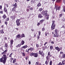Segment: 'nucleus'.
Segmentation results:
<instances>
[{"label":"nucleus","mask_w":65,"mask_h":65,"mask_svg":"<svg viewBox=\"0 0 65 65\" xmlns=\"http://www.w3.org/2000/svg\"><path fill=\"white\" fill-rule=\"evenodd\" d=\"M3 60L2 61V62L4 64H5L6 63V61L7 60V57H6V55L5 54L3 55Z\"/></svg>","instance_id":"1"},{"label":"nucleus","mask_w":65,"mask_h":65,"mask_svg":"<svg viewBox=\"0 0 65 65\" xmlns=\"http://www.w3.org/2000/svg\"><path fill=\"white\" fill-rule=\"evenodd\" d=\"M13 8L12 9V11L13 12H17L15 10V8L17 7V3H15V4L13 6Z\"/></svg>","instance_id":"2"},{"label":"nucleus","mask_w":65,"mask_h":65,"mask_svg":"<svg viewBox=\"0 0 65 65\" xmlns=\"http://www.w3.org/2000/svg\"><path fill=\"white\" fill-rule=\"evenodd\" d=\"M55 21H53V23L51 26V29L52 30H54V29H55Z\"/></svg>","instance_id":"3"},{"label":"nucleus","mask_w":65,"mask_h":65,"mask_svg":"<svg viewBox=\"0 0 65 65\" xmlns=\"http://www.w3.org/2000/svg\"><path fill=\"white\" fill-rule=\"evenodd\" d=\"M30 56H34L35 57H38V55L37 53H31L30 54Z\"/></svg>","instance_id":"4"},{"label":"nucleus","mask_w":65,"mask_h":65,"mask_svg":"<svg viewBox=\"0 0 65 65\" xmlns=\"http://www.w3.org/2000/svg\"><path fill=\"white\" fill-rule=\"evenodd\" d=\"M42 14L43 15H45V16H46L47 14V13H45V11H43L42 12Z\"/></svg>","instance_id":"5"},{"label":"nucleus","mask_w":65,"mask_h":65,"mask_svg":"<svg viewBox=\"0 0 65 65\" xmlns=\"http://www.w3.org/2000/svg\"><path fill=\"white\" fill-rule=\"evenodd\" d=\"M55 50H57L58 51V52H60V48H59V47H55Z\"/></svg>","instance_id":"6"},{"label":"nucleus","mask_w":65,"mask_h":65,"mask_svg":"<svg viewBox=\"0 0 65 65\" xmlns=\"http://www.w3.org/2000/svg\"><path fill=\"white\" fill-rule=\"evenodd\" d=\"M25 43V42L24 41L22 40V42H21V44H20V46L21 45H23Z\"/></svg>","instance_id":"7"},{"label":"nucleus","mask_w":65,"mask_h":65,"mask_svg":"<svg viewBox=\"0 0 65 65\" xmlns=\"http://www.w3.org/2000/svg\"><path fill=\"white\" fill-rule=\"evenodd\" d=\"M4 47L5 48H7L8 47V45L7 43H6Z\"/></svg>","instance_id":"8"},{"label":"nucleus","mask_w":65,"mask_h":65,"mask_svg":"<svg viewBox=\"0 0 65 65\" xmlns=\"http://www.w3.org/2000/svg\"><path fill=\"white\" fill-rule=\"evenodd\" d=\"M7 52V50H5L2 53H1V55H4L6 54V52Z\"/></svg>","instance_id":"9"},{"label":"nucleus","mask_w":65,"mask_h":65,"mask_svg":"<svg viewBox=\"0 0 65 65\" xmlns=\"http://www.w3.org/2000/svg\"><path fill=\"white\" fill-rule=\"evenodd\" d=\"M27 47H28V46L27 45H26L25 46H24L22 47V48H27Z\"/></svg>","instance_id":"10"},{"label":"nucleus","mask_w":65,"mask_h":65,"mask_svg":"<svg viewBox=\"0 0 65 65\" xmlns=\"http://www.w3.org/2000/svg\"><path fill=\"white\" fill-rule=\"evenodd\" d=\"M11 19L12 20H13V19H15V16L14 15L11 16Z\"/></svg>","instance_id":"11"},{"label":"nucleus","mask_w":65,"mask_h":65,"mask_svg":"<svg viewBox=\"0 0 65 65\" xmlns=\"http://www.w3.org/2000/svg\"><path fill=\"white\" fill-rule=\"evenodd\" d=\"M30 51H32L34 50V48H32V47H30L29 48Z\"/></svg>","instance_id":"12"},{"label":"nucleus","mask_w":65,"mask_h":65,"mask_svg":"<svg viewBox=\"0 0 65 65\" xmlns=\"http://www.w3.org/2000/svg\"><path fill=\"white\" fill-rule=\"evenodd\" d=\"M39 53L40 55H42V54L43 53V51H39Z\"/></svg>","instance_id":"13"},{"label":"nucleus","mask_w":65,"mask_h":65,"mask_svg":"<svg viewBox=\"0 0 65 65\" xmlns=\"http://www.w3.org/2000/svg\"><path fill=\"white\" fill-rule=\"evenodd\" d=\"M4 11L6 12H7V11L6 8H5L4 9Z\"/></svg>","instance_id":"14"},{"label":"nucleus","mask_w":65,"mask_h":65,"mask_svg":"<svg viewBox=\"0 0 65 65\" xmlns=\"http://www.w3.org/2000/svg\"><path fill=\"white\" fill-rule=\"evenodd\" d=\"M34 3H35V1L34 0H32L31 1V4H34Z\"/></svg>","instance_id":"15"},{"label":"nucleus","mask_w":65,"mask_h":65,"mask_svg":"<svg viewBox=\"0 0 65 65\" xmlns=\"http://www.w3.org/2000/svg\"><path fill=\"white\" fill-rule=\"evenodd\" d=\"M58 36V34H56H56H54L53 37H57Z\"/></svg>","instance_id":"16"},{"label":"nucleus","mask_w":65,"mask_h":65,"mask_svg":"<svg viewBox=\"0 0 65 65\" xmlns=\"http://www.w3.org/2000/svg\"><path fill=\"white\" fill-rule=\"evenodd\" d=\"M62 63L63 65H65V60L62 61Z\"/></svg>","instance_id":"17"},{"label":"nucleus","mask_w":65,"mask_h":65,"mask_svg":"<svg viewBox=\"0 0 65 65\" xmlns=\"http://www.w3.org/2000/svg\"><path fill=\"white\" fill-rule=\"evenodd\" d=\"M55 8L56 9V11H57V10H58V6H55Z\"/></svg>","instance_id":"18"},{"label":"nucleus","mask_w":65,"mask_h":65,"mask_svg":"<svg viewBox=\"0 0 65 65\" xmlns=\"http://www.w3.org/2000/svg\"><path fill=\"white\" fill-rule=\"evenodd\" d=\"M38 17L39 18H41L42 17V16L41 15V14H40L38 15Z\"/></svg>","instance_id":"19"},{"label":"nucleus","mask_w":65,"mask_h":65,"mask_svg":"<svg viewBox=\"0 0 65 65\" xmlns=\"http://www.w3.org/2000/svg\"><path fill=\"white\" fill-rule=\"evenodd\" d=\"M3 57H2V58H1L0 59V62H2V61H3Z\"/></svg>","instance_id":"20"},{"label":"nucleus","mask_w":65,"mask_h":65,"mask_svg":"<svg viewBox=\"0 0 65 65\" xmlns=\"http://www.w3.org/2000/svg\"><path fill=\"white\" fill-rule=\"evenodd\" d=\"M46 60H48L49 59H50V58H49V56H46Z\"/></svg>","instance_id":"21"},{"label":"nucleus","mask_w":65,"mask_h":65,"mask_svg":"<svg viewBox=\"0 0 65 65\" xmlns=\"http://www.w3.org/2000/svg\"><path fill=\"white\" fill-rule=\"evenodd\" d=\"M13 40H11L10 41L11 42V45H12L13 44Z\"/></svg>","instance_id":"22"},{"label":"nucleus","mask_w":65,"mask_h":65,"mask_svg":"<svg viewBox=\"0 0 65 65\" xmlns=\"http://www.w3.org/2000/svg\"><path fill=\"white\" fill-rule=\"evenodd\" d=\"M6 15L5 14L3 16V19H5L6 18Z\"/></svg>","instance_id":"23"},{"label":"nucleus","mask_w":65,"mask_h":65,"mask_svg":"<svg viewBox=\"0 0 65 65\" xmlns=\"http://www.w3.org/2000/svg\"><path fill=\"white\" fill-rule=\"evenodd\" d=\"M17 26H19V25H20V22H17Z\"/></svg>","instance_id":"24"},{"label":"nucleus","mask_w":65,"mask_h":65,"mask_svg":"<svg viewBox=\"0 0 65 65\" xmlns=\"http://www.w3.org/2000/svg\"><path fill=\"white\" fill-rule=\"evenodd\" d=\"M17 38H20L21 37V35H17Z\"/></svg>","instance_id":"25"},{"label":"nucleus","mask_w":65,"mask_h":65,"mask_svg":"<svg viewBox=\"0 0 65 65\" xmlns=\"http://www.w3.org/2000/svg\"><path fill=\"white\" fill-rule=\"evenodd\" d=\"M16 61V59H14L13 61V63H14Z\"/></svg>","instance_id":"26"},{"label":"nucleus","mask_w":65,"mask_h":65,"mask_svg":"<svg viewBox=\"0 0 65 65\" xmlns=\"http://www.w3.org/2000/svg\"><path fill=\"white\" fill-rule=\"evenodd\" d=\"M20 21V19H17L16 21V23H19Z\"/></svg>","instance_id":"27"},{"label":"nucleus","mask_w":65,"mask_h":65,"mask_svg":"<svg viewBox=\"0 0 65 65\" xmlns=\"http://www.w3.org/2000/svg\"><path fill=\"white\" fill-rule=\"evenodd\" d=\"M62 57L63 58H65V54H63L62 55Z\"/></svg>","instance_id":"28"},{"label":"nucleus","mask_w":65,"mask_h":65,"mask_svg":"<svg viewBox=\"0 0 65 65\" xmlns=\"http://www.w3.org/2000/svg\"><path fill=\"white\" fill-rule=\"evenodd\" d=\"M50 49L51 50H53V46H51L50 47Z\"/></svg>","instance_id":"29"},{"label":"nucleus","mask_w":65,"mask_h":65,"mask_svg":"<svg viewBox=\"0 0 65 65\" xmlns=\"http://www.w3.org/2000/svg\"><path fill=\"white\" fill-rule=\"evenodd\" d=\"M1 33L2 34L3 33H4V31H3V30H1L0 31Z\"/></svg>","instance_id":"30"},{"label":"nucleus","mask_w":65,"mask_h":65,"mask_svg":"<svg viewBox=\"0 0 65 65\" xmlns=\"http://www.w3.org/2000/svg\"><path fill=\"white\" fill-rule=\"evenodd\" d=\"M37 6L38 7H39V6H41V4L40 3H39L38 4Z\"/></svg>","instance_id":"31"},{"label":"nucleus","mask_w":65,"mask_h":65,"mask_svg":"<svg viewBox=\"0 0 65 65\" xmlns=\"http://www.w3.org/2000/svg\"><path fill=\"white\" fill-rule=\"evenodd\" d=\"M57 31H58V30H57V29H56L55 30V34L57 33Z\"/></svg>","instance_id":"32"},{"label":"nucleus","mask_w":65,"mask_h":65,"mask_svg":"<svg viewBox=\"0 0 65 65\" xmlns=\"http://www.w3.org/2000/svg\"><path fill=\"white\" fill-rule=\"evenodd\" d=\"M21 36L22 37H25V35L24 34H23L21 35Z\"/></svg>","instance_id":"33"},{"label":"nucleus","mask_w":65,"mask_h":65,"mask_svg":"<svg viewBox=\"0 0 65 65\" xmlns=\"http://www.w3.org/2000/svg\"><path fill=\"white\" fill-rule=\"evenodd\" d=\"M39 63V62H36V65H39V64H38Z\"/></svg>","instance_id":"34"},{"label":"nucleus","mask_w":65,"mask_h":65,"mask_svg":"<svg viewBox=\"0 0 65 65\" xmlns=\"http://www.w3.org/2000/svg\"><path fill=\"white\" fill-rule=\"evenodd\" d=\"M12 53H11L9 55V57H11V56L12 55Z\"/></svg>","instance_id":"35"},{"label":"nucleus","mask_w":65,"mask_h":65,"mask_svg":"<svg viewBox=\"0 0 65 65\" xmlns=\"http://www.w3.org/2000/svg\"><path fill=\"white\" fill-rule=\"evenodd\" d=\"M45 63L46 65H47V64H48V61H47V60L46 61Z\"/></svg>","instance_id":"36"},{"label":"nucleus","mask_w":65,"mask_h":65,"mask_svg":"<svg viewBox=\"0 0 65 65\" xmlns=\"http://www.w3.org/2000/svg\"><path fill=\"white\" fill-rule=\"evenodd\" d=\"M50 65H52V61H50Z\"/></svg>","instance_id":"37"},{"label":"nucleus","mask_w":65,"mask_h":65,"mask_svg":"<svg viewBox=\"0 0 65 65\" xmlns=\"http://www.w3.org/2000/svg\"><path fill=\"white\" fill-rule=\"evenodd\" d=\"M44 54H45L44 53H43L42 55H41V56H42V57H44Z\"/></svg>","instance_id":"38"},{"label":"nucleus","mask_w":65,"mask_h":65,"mask_svg":"<svg viewBox=\"0 0 65 65\" xmlns=\"http://www.w3.org/2000/svg\"><path fill=\"white\" fill-rule=\"evenodd\" d=\"M61 0H57L56 1V2H60L61 1Z\"/></svg>","instance_id":"39"},{"label":"nucleus","mask_w":65,"mask_h":65,"mask_svg":"<svg viewBox=\"0 0 65 65\" xmlns=\"http://www.w3.org/2000/svg\"><path fill=\"white\" fill-rule=\"evenodd\" d=\"M42 10V8H41L39 9V10L40 11H41Z\"/></svg>","instance_id":"40"},{"label":"nucleus","mask_w":65,"mask_h":65,"mask_svg":"<svg viewBox=\"0 0 65 65\" xmlns=\"http://www.w3.org/2000/svg\"><path fill=\"white\" fill-rule=\"evenodd\" d=\"M62 11H63L64 12H65V8H63L62 9Z\"/></svg>","instance_id":"41"},{"label":"nucleus","mask_w":65,"mask_h":65,"mask_svg":"<svg viewBox=\"0 0 65 65\" xmlns=\"http://www.w3.org/2000/svg\"><path fill=\"white\" fill-rule=\"evenodd\" d=\"M44 21V20H41L40 21V23H42V22H43Z\"/></svg>","instance_id":"42"},{"label":"nucleus","mask_w":65,"mask_h":65,"mask_svg":"<svg viewBox=\"0 0 65 65\" xmlns=\"http://www.w3.org/2000/svg\"><path fill=\"white\" fill-rule=\"evenodd\" d=\"M3 11H0V13L1 14H3Z\"/></svg>","instance_id":"43"},{"label":"nucleus","mask_w":65,"mask_h":65,"mask_svg":"<svg viewBox=\"0 0 65 65\" xmlns=\"http://www.w3.org/2000/svg\"><path fill=\"white\" fill-rule=\"evenodd\" d=\"M41 33V32L39 31V36H40V35Z\"/></svg>","instance_id":"44"},{"label":"nucleus","mask_w":65,"mask_h":65,"mask_svg":"<svg viewBox=\"0 0 65 65\" xmlns=\"http://www.w3.org/2000/svg\"><path fill=\"white\" fill-rule=\"evenodd\" d=\"M57 65H63V64H62L61 62H60L59 63V64H58Z\"/></svg>","instance_id":"45"},{"label":"nucleus","mask_w":65,"mask_h":65,"mask_svg":"<svg viewBox=\"0 0 65 65\" xmlns=\"http://www.w3.org/2000/svg\"><path fill=\"white\" fill-rule=\"evenodd\" d=\"M20 46H20V44L18 45L17 46V47H20Z\"/></svg>","instance_id":"46"},{"label":"nucleus","mask_w":65,"mask_h":65,"mask_svg":"<svg viewBox=\"0 0 65 65\" xmlns=\"http://www.w3.org/2000/svg\"><path fill=\"white\" fill-rule=\"evenodd\" d=\"M6 20V21H9V18H7Z\"/></svg>","instance_id":"47"},{"label":"nucleus","mask_w":65,"mask_h":65,"mask_svg":"<svg viewBox=\"0 0 65 65\" xmlns=\"http://www.w3.org/2000/svg\"><path fill=\"white\" fill-rule=\"evenodd\" d=\"M36 46H37V47H39V44H36Z\"/></svg>","instance_id":"48"},{"label":"nucleus","mask_w":65,"mask_h":65,"mask_svg":"<svg viewBox=\"0 0 65 65\" xmlns=\"http://www.w3.org/2000/svg\"><path fill=\"white\" fill-rule=\"evenodd\" d=\"M50 52H49L48 53L47 56H50Z\"/></svg>","instance_id":"49"},{"label":"nucleus","mask_w":65,"mask_h":65,"mask_svg":"<svg viewBox=\"0 0 65 65\" xmlns=\"http://www.w3.org/2000/svg\"><path fill=\"white\" fill-rule=\"evenodd\" d=\"M22 55L23 56H25V54L24 53H22Z\"/></svg>","instance_id":"50"},{"label":"nucleus","mask_w":65,"mask_h":65,"mask_svg":"<svg viewBox=\"0 0 65 65\" xmlns=\"http://www.w3.org/2000/svg\"><path fill=\"white\" fill-rule=\"evenodd\" d=\"M60 6H59V7H58V10H60Z\"/></svg>","instance_id":"51"},{"label":"nucleus","mask_w":65,"mask_h":65,"mask_svg":"<svg viewBox=\"0 0 65 65\" xmlns=\"http://www.w3.org/2000/svg\"><path fill=\"white\" fill-rule=\"evenodd\" d=\"M45 30V28H42V30L44 31Z\"/></svg>","instance_id":"52"},{"label":"nucleus","mask_w":65,"mask_h":65,"mask_svg":"<svg viewBox=\"0 0 65 65\" xmlns=\"http://www.w3.org/2000/svg\"><path fill=\"white\" fill-rule=\"evenodd\" d=\"M59 16L60 17H62V14H60Z\"/></svg>","instance_id":"53"},{"label":"nucleus","mask_w":65,"mask_h":65,"mask_svg":"<svg viewBox=\"0 0 65 65\" xmlns=\"http://www.w3.org/2000/svg\"><path fill=\"white\" fill-rule=\"evenodd\" d=\"M5 24H6V25H7V22H5Z\"/></svg>","instance_id":"54"},{"label":"nucleus","mask_w":65,"mask_h":65,"mask_svg":"<svg viewBox=\"0 0 65 65\" xmlns=\"http://www.w3.org/2000/svg\"><path fill=\"white\" fill-rule=\"evenodd\" d=\"M47 42H46L44 44V45H46V44H47Z\"/></svg>","instance_id":"55"},{"label":"nucleus","mask_w":65,"mask_h":65,"mask_svg":"<svg viewBox=\"0 0 65 65\" xmlns=\"http://www.w3.org/2000/svg\"><path fill=\"white\" fill-rule=\"evenodd\" d=\"M48 18H49V17H46L47 20H48Z\"/></svg>","instance_id":"56"},{"label":"nucleus","mask_w":65,"mask_h":65,"mask_svg":"<svg viewBox=\"0 0 65 65\" xmlns=\"http://www.w3.org/2000/svg\"><path fill=\"white\" fill-rule=\"evenodd\" d=\"M27 11V12H29V9H27L26 10Z\"/></svg>","instance_id":"57"},{"label":"nucleus","mask_w":65,"mask_h":65,"mask_svg":"<svg viewBox=\"0 0 65 65\" xmlns=\"http://www.w3.org/2000/svg\"><path fill=\"white\" fill-rule=\"evenodd\" d=\"M4 39L5 40H7V38H6V37H5Z\"/></svg>","instance_id":"58"},{"label":"nucleus","mask_w":65,"mask_h":65,"mask_svg":"<svg viewBox=\"0 0 65 65\" xmlns=\"http://www.w3.org/2000/svg\"><path fill=\"white\" fill-rule=\"evenodd\" d=\"M29 51H30V50H29V49H28L27 51V53H29Z\"/></svg>","instance_id":"59"},{"label":"nucleus","mask_w":65,"mask_h":65,"mask_svg":"<svg viewBox=\"0 0 65 65\" xmlns=\"http://www.w3.org/2000/svg\"><path fill=\"white\" fill-rule=\"evenodd\" d=\"M2 7V6H0V9H1Z\"/></svg>","instance_id":"60"},{"label":"nucleus","mask_w":65,"mask_h":65,"mask_svg":"<svg viewBox=\"0 0 65 65\" xmlns=\"http://www.w3.org/2000/svg\"><path fill=\"white\" fill-rule=\"evenodd\" d=\"M40 25V23H38L37 24V26H39Z\"/></svg>","instance_id":"61"},{"label":"nucleus","mask_w":65,"mask_h":65,"mask_svg":"<svg viewBox=\"0 0 65 65\" xmlns=\"http://www.w3.org/2000/svg\"><path fill=\"white\" fill-rule=\"evenodd\" d=\"M37 38H38V39H39V36H38Z\"/></svg>","instance_id":"62"},{"label":"nucleus","mask_w":65,"mask_h":65,"mask_svg":"<svg viewBox=\"0 0 65 65\" xmlns=\"http://www.w3.org/2000/svg\"><path fill=\"white\" fill-rule=\"evenodd\" d=\"M28 57H26V58H25V59H26V60H27V59H28Z\"/></svg>","instance_id":"63"},{"label":"nucleus","mask_w":65,"mask_h":65,"mask_svg":"<svg viewBox=\"0 0 65 65\" xmlns=\"http://www.w3.org/2000/svg\"><path fill=\"white\" fill-rule=\"evenodd\" d=\"M63 3H64V4L65 5V0H63Z\"/></svg>","instance_id":"64"}]
</instances>
